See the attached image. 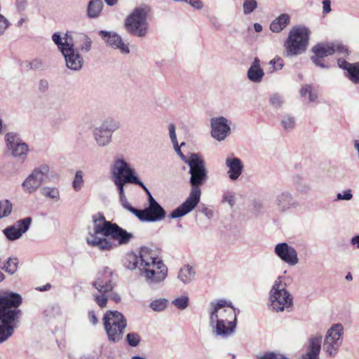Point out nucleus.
Listing matches in <instances>:
<instances>
[{
    "label": "nucleus",
    "instance_id": "e2e57ef3",
    "mask_svg": "<svg viewBox=\"0 0 359 359\" xmlns=\"http://www.w3.org/2000/svg\"><path fill=\"white\" fill-rule=\"evenodd\" d=\"M109 299L110 298L116 303H118L121 302V296L117 292H111L108 293Z\"/></svg>",
    "mask_w": 359,
    "mask_h": 359
},
{
    "label": "nucleus",
    "instance_id": "f3484780",
    "mask_svg": "<svg viewBox=\"0 0 359 359\" xmlns=\"http://www.w3.org/2000/svg\"><path fill=\"white\" fill-rule=\"evenodd\" d=\"M211 135L217 141L224 140L231 133L230 123L224 116L210 119Z\"/></svg>",
    "mask_w": 359,
    "mask_h": 359
},
{
    "label": "nucleus",
    "instance_id": "8fccbe9b",
    "mask_svg": "<svg viewBox=\"0 0 359 359\" xmlns=\"http://www.w3.org/2000/svg\"><path fill=\"white\" fill-rule=\"evenodd\" d=\"M10 25L8 20L3 15H0V36L5 34Z\"/></svg>",
    "mask_w": 359,
    "mask_h": 359
},
{
    "label": "nucleus",
    "instance_id": "7c9ffc66",
    "mask_svg": "<svg viewBox=\"0 0 359 359\" xmlns=\"http://www.w3.org/2000/svg\"><path fill=\"white\" fill-rule=\"evenodd\" d=\"M103 8L102 0H91L89 1L87 8V15L90 18H97Z\"/></svg>",
    "mask_w": 359,
    "mask_h": 359
},
{
    "label": "nucleus",
    "instance_id": "393cba45",
    "mask_svg": "<svg viewBox=\"0 0 359 359\" xmlns=\"http://www.w3.org/2000/svg\"><path fill=\"white\" fill-rule=\"evenodd\" d=\"M264 76V71L260 65V60L255 57L248 70V79L252 83H259L262 81Z\"/></svg>",
    "mask_w": 359,
    "mask_h": 359
},
{
    "label": "nucleus",
    "instance_id": "bf43d9fd",
    "mask_svg": "<svg viewBox=\"0 0 359 359\" xmlns=\"http://www.w3.org/2000/svg\"><path fill=\"white\" fill-rule=\"evenodd\" d=\"M173 147H174V149H175V151H176V153L179 155V156L181 158V159L186 163L187 164L189 161L190 160V156L189 157H187L186 156H184L181 149H180V147L179 146L178 143H177V144H173Z\"/></svg>",
    "mask_w": 359,
    "mask_h": 359
},
{
    "label": "nucleus",
    "instance_id": "bb28decb",
    "mask_svg": "<svg viewBox=\"0 0 359 359\" xmlns=\"http://www.w3.org/2000/svg\"><path fill=\"white\" fill-rule=\"evenodd\" d=\"M111 135L109 131H106L99 126L94 128L93 130V137L99 147H105L111 142Z\"/></svg>",
    "mask_w": 359,
    "mask_h": 359
},
{
    "label": "nucleus",
    "instance_id": "052dcab7",
    "mask_svg": "<svg viewBox=\"0 0 359 359\" xmlns=\"http://www.w3.org/2000/svg\"><path fill=\"white\" fill-rule=\"evenodd\" d=\"M49 83L46 79H41L38 84V89L41 93H45L48 90Z\"/></svg>",
    "mask_w": 359,
    "mask_h": 359
},
{
    "label": "nucleus",
    "instance_id": "58836bf2",
    "mask_svg": "<svg viewBox=\"0 0 359 359\" xmlns=\"http://www.w3.org/2000/svg\"><path fill=\"white\" fill-rule=\"evenodd\" d=\"M99 127L102 128L106 131H109L112 134L115 130L119 128L120 125L118 122L113 118L105 119Z\"/></svg>",
    "mask_w": 359,
    "mask_h": 359
},
{
    "label": "nucleus",
    "instance_id": "9b49d317",
    "mask_svg": "<svg viewBox=\"0 0 359 359\" xmlns=\"http://www.w3.org/2000/svg\"><path fill=\"white\" fill-rule=\"evenodd\" d=\"M344 327L341 323H334L327 330L323 348L328 356L334 358L338 354L344 342Z\"/></svg>",
    "mask_w": 359,
    "mask_h": 359
},
{
    "label": "nucleus",
    "instance_id": "de8ad7c7",
    "mask_svg": "<svg viewBox=\"0 0 359 359\" xmlns=\"http://www.w3.org/2000/svg\"><path fill=\"white\" fill-rule=\"evenodd\" d=\"M269 65L271 66L270 72L272 73L276 71L282 69L284 63L281 57H276L275 58L269 61Z\"/></svg>",
    "mask_w": 359,
    "mask_h": 359
},
{
    "label": "nucleus",
    "instance_id": "a19ab883",
    "mask_svg": "<svg viewBox=\"0 0 359 359\" xmlns=\"http://www.w3.org/2000/svg\"><path fill=\"white\" fill-rule=\"evenodd\" d=\"M13 205L7 199L0 201V218L8 217L12 212Z\"/></svg>",
    "mask_w": 359,
    "mask_h": 359
},
{
    "label": "nucleus",
    "instance_id": "412c9836",
    "mask_svg": "<svg viewBox=\"0 0 359 359\" xmlns=\"http://www.w3.org/2000/svg\"><path fill=\"white\" fill-rule=\"evenodd\" d=\"M31 222L32 219L30 217L20 219L14 225L4 229L3 233L9 241H15L29 229Z\"/></svg>",
    "mask_w": 359,
    "mask_h": 359
},
{
    "label": "nucleus",
    "instance_id": "4be33fe9",
    "mask_svg": "<svg viewBox=\"0 0 359 359\" xmlns=\"http://www.w3.org/2000/svg\"><path fill=\"white\" fill-rule=\"evenodd\" d=\"M275 203L281 212H285L291 209H297L299 206L298 201L289 191H284L278 194Z\"/></svg>",
    "mask_w": 359,
    "mask_h": 359
},
{
    "label": "nucleus",
    "instance_id": "4d7b16f0",
    "mask_svg": "<svg viewBox=\"0 0 359 359\" xmlns=\"http://www.w3.org/2000/svg\"><path fill=\"white\" fill-rule=\"evenodd\" d=\"M182 2H186L197 10H201L203 8V4L200 0H182Z\"/></svg>",
    "mask_w": 359,
    "mask_h": 359
},
{
    "label": "nucleus",
    "instance_id": "f8f14e48",
    "mask_svg": "<svg viewBox=\"0 0 359 359\" xmlns=\"http://www.w3.org/2000/svg\"><path fill=\"white\" fill-rule=\"evenodd\" d=\"M309 30L303 27L293 28L285 42L287 56L302 54L306 48L309 41Z\"/></svg>",
    "mask_w": 359,
    "mask_h": 359
},
{
    "label": "nucleus",
    "instance_id": "79ce46f5",
    "mask_svg": "<svg viewBox=\"0 0 359 359\" xmlns=\"http://www.w3.org/2000/svg\"><path fill=\"white\" fill-rule=\"evenodd\" d=\"M269 102L273 108L280 109L284 103L283 96L279 93H273L270 95Z\"/></svg>",
    "mask_w": 359,
    "mask_h": 359
},
{
    "label": "nucleus",
    "instance_id": "864d4df0",
    "mask_svg": "<svg viewBox=\"0 0 359 359\" xmlns=\"http://www.w3.org/2000/svg\"><path fill=\"white\" fill-rule=\"evenodd\" d=\"M28 67L31 69H39L43 67V62L39 58H35L29 62Z\"/></svg>",
    "mask_w": 359,
    "mask_h": 359
},
{
    "label": "nucleus",
    "instance_id": "c85d7f7f",
    "mask_svg": "<svg viewBox=\"0 0 359 359\" xmlns=\"http://www.w3.org/2000/svg\"><path fill=\"white\" fill-rule=\"evenodd\" d=\"M195 269L189 264L182 266L178 271L177 279L184 285H188L194 280Z\"/></svg>",
    "mask_w": 359,
    "mask_h": 359
},
{
    "label": "nucleus",
    "instance_id": "2eb2a0df",
    "mask_svg": "<svg viewBox=\"0 0 359 359\" xmlns=\"http://www.w3.org/2000/svg\"><path fill=\"white\" fill-rule=\"evenodd\" d=\"M49 171L46 164L35 168L22 184L24 191L28 194L36 191L48 177Z\"/></svg>",
    "mask_w": 359,
    "mask_h": 359
},
{
    "label": "nucleus",
    "instance_id": "a878e982",
    "mask_svg": "<svg viewBox=\"0 0 359 359\" xmlns=\"http://www.w3.org/2000/svg\"><path fill=\"white\" fill-rule=\"evenodd\" d=\"M322 343V337L316 335L309 339L308 352L303 356L304 359H319Z\"/></svg>",
    "mask_w": 359,
    "mask_h": 359
},
{
    "label": "nucleus",
    "instance_id": "b1692460",
    "mask_svg": "<svg viewBox=\"0 0 359 359\" xmlns=\"http://www.w3.org/2000/svg\"><path fill=\"white\" fill-rule=\"evenodd\" d=\"M200 201V198H198L192 194L189 195L186 201L178 208L175 209L170 214V217L172 219H176L192 211Z\"/></svg>",
    "mask_w": 359,
    "mask_h": 359
},
{
    "label": "nucleus",
    "instance_id": "6e6d98bb",
    "mask_svg": "<svg viewBox=\"0 0 359 359\" xmlns=\"http://www.w3.org/2000/svg\"><path fill=\"white\" fill-rule=\"evenodd\" d=\"M168 130H169V136L171 140V142L173 144H177L178 143L177 140V136L175 133V126L173 123L169 124L168 126Z\"/></svg>",
    "mask_w": 359,
    "mask_h": 359
},
{
    "label": "nucleus",
    "instance_id": "603ef678",
    "mask_svg": "<svg viewBox=\"0 0 359 359\" xmlns=\"http://www.w3.org/2000/svg\"><path fill=\"white\" fill-rule=\"evenodd\" d=\"M28 6L27 0H15V6L18 13L25 11Z\"/></svg>",
    "mask_w": 359,
    "mask_h": 359
},
{
    "label": "nucleus",
    "instance_id": "09e8293b",
    "mask_svg": "<svg viewBox=\"0 0 359 359\" xmlns=\"http://www.w3.org/2000/svg\"><path fill=\"white\" fill-rule=\"evenodd\" d=\"M126 339L128 344L131 346H137L140 341V337L137 333H129L126 336Z\"/></svg>",
    "mask_w": 359,
    "mask_h": 359
},
{
    "label": "nucleus",
    "instance_id": "20e7f679",
    "mask_svg": "<svg viewBox=\"0 0 359 359\" xmlns=\"http://www.w3.org/2000/svg\"><path fill=\"white\" fill-rule=\"evenodd\" d=\"M22 303L20 294L9 290L0 292V344L13 334L15 324L22 315L18 309Z\"/></svg>",
    "mask_w": 359,
    "mask_h": 359
},
{
    "label": "nucleus",
    "instance_id": "4c0bfd02",
    "mask_svg": "<svg viewBox=\"0 0 359 359\" xmlns=\"http://www.w3.org/2000/svg\"><path fill=\"white\" fill-rule=\"evenodd\" d=\"M168 301L165 298L154 299L150 302L149 307L156 312L164 311L168 306Z\"/></svg>",
    "mask_w": 359,
    "mask_h": 359
},
{
    "label": "nucleus",
    "instance_id": "7ed1b4c3",
    "mask_svg": "<svg viewBox=\"0 0 359 359\" xmlns=\"http://www.w3.org/2000/svg\"><path fill=\"white\" fill-rule=\"evenodd\" d=\"M209 326L214 337L226 339L232 337L237 325V314L232 303L224 299L213 300L207 309Z\"/></svg>",
    "mask_w": 359,
    "mask_h": 359
},
{
    "label": "nucleus",
    "instance_id": "680f3d73",
    "mask_svg": "<svg viewBox=\"0 0 359 359\" xmlns=\"http://www.w3.org/2000/svg\"><path fill=\"white\" fill-rule=\"evenodd\" d=\"M323 9L324 13H328L331 11V2L330 0L323 1Z\"/></svg>",
    "mask_w": 359,
    "mask_h": 359
},
{
    "label": "nucleus",
    "instance_id": "473e14b6",
    "mask_svg": "<svg viewBox=\"0 0 359 359\" xmlns=\"http://www.w3.org/2000/svg\"><path fill=\"white\" fill-rule=\"evenodd\" d=\"M68 35L66 34V37L62 39L61 37V35L58 32H55L52 35V40L57 45L58 49L62 53V50H65L68 46H71L73 45L72 43L69 42L68 41Z\"/></svg>",
    "mask_w": 359,
    "mask_h": 359
},
{
    "label": "nucleus",
    "instance_id": "69168bd1",
    "mask_svg": "<svg viewBox=\"0 0 359 359\" xmlns=\"http://www.w3.org/2000/svg\"><path fill=\"white\" fill-rule=\"evenodd\" d=\"M351 244L357 247L359 249V235L354 236L351 239Z\"/></svg>",
    "mask_w": 359,
    "mask_h": 359
},
{
    "label": "nucleus",
    "instance_id": "0e129e2a",
    "mask_svg": "<svg viewBox=\"0 0 359 359\" xmlns=\"http://www.w3.org/2000/svg\"><path fill=\"white\" fill-rule=\"evenodd\" d=\"M88 318L93 325H96L98 323V320L93 311H90L88 313Z\"/></svg>",
    "mask_w": 359,
    "mask_h": 359
},
{
    "label": "nucleus",
    "instance_id": "1a4fd4ad",
    "mask_svg": "<svg viewBox=\"0 0 359 359\" xmlns=\"http://www.w3.org/2000/svg\"><path fill=\"white\" fill-rule=\"evenodd\" d=\"M112 275V271L106 267L97 273L96 279L93 283V286L97 292L93 294V299L100 308L107 306L108 293L112 292L114 287Z\"/></svg>",
    "mask_w": 359,
    "mask_h": 359
},
{
    "label": "nucleus",
    "instance_id": "9d476101",
    "mask_svg": "<svg viewBox=\"0 0 359 359\" xmlns=\"http://www.w3.org/2000/svg\"><path fill=\"white\" fill-rule=\"evenodd\" d=\"M105 332L109 341L118 342L123 335L127 325L124 316L117 311H108L103 317Z\"/></svg>",
    "mask_w": 359,
    "mask_h": 359
},
{
    "label": "nucleus",
    "instance_id": "423d86ee",
    "mask_svg": "<svg viewBox=\"0 0 359 359\" xmlns=\"http://www.w3.org/2000/svg\"><path fill=\"white\" fill-rule=\"evenodd\" d=\"M187 165L189 166L190 184L191 186L190 194L201 198V190L200 187L208 178L205 163L198 154H190V160Z\"/></svg>",
    "mask_w": 359,
    "mask_h": 359
},
{
    "label": "nucleus",
    "instance_id": "f03ea898",
    "mask_svg": "<svg viewBox=\"0 0 359 359\" xmlns=\"http://www.w3.org/2000/svg\"><path fill=\"white\" fill-rule=\"evenodd\" d=\"M123 262L128 269H137L151 287L161 284L168 276L167 266L156 252L148 247H141L137 253H127Z\"/></svg>",
    "mask_w": 359,
    "mask_h": 359
},
{
    "label": "nucleus",
    "instance_id": "5701e85b",
    "mask_svg": "<svg viewBox=\"0 0 359 359\" xmlns=\"http://www.w3.org/2000/svg\"><path fill=\"white\" fill-rule=\"evenodd\" d=\"M227 168V175L231 181H236L242 175L244 165L242 161L233 156H228L225 160Z\"/></svg>",
    "mask_w": 359,
    "mask_h": 359
},
{
    "label": "nucleus",
    "instance_id": "13d9d810",
    "mask_svg": "<svg viewBox=\"0 0 359 359\" xmlns=\"http://www.w3.org/2000/svg\"><path fill=\"white\" fill-rule=\"evenodd\" d=\"M337 65L339 67H340L342 69L346 70V72H348V69H350V68L353 65V63H348L344 59L339 58L337 60Z\"/></svg>",
    "mask_w": 359,
    "mask_h": 359
},
{
    "label": "nucleus",
    "instance_id": "6ab92c4d",
    "mask_svg": "<svg viewBox=\"0 0 359 359\" xmlns=\"http://www.w3.org/2000/svg\"><path fill=\"white\" fill-rule=\"evenodd\" d=\"M62 54L65 60L66 67L72 71H79L81 69L84 61L78 50L74 48V45L68 46L65 50H62Z\"/></svg>",
    "mask_w": 359,
    "mask_h": 359
},
{
    "label": "nucleus",
    "instance_id": "f257e3e1",
    "mask_svg": "<svg viewBox=\"0 0 359 359\" xmlns=\"http://www.w3.org/2000/svg\"><path fill=\"white\" fill-rule=\"evenodd\" d=\"M93 226L86 238L87 244L102 251H110L118 246L128 245L134 238L116 223L107 221L102 214L93 216Z\"/></svg>",
    "mask_w": 359,
    "mask_h": 359
},
{
    "label": "nucleus",
    "instance_id": "aec40b11",
    "mask_svg": "<svg viewBox=\"0 0 359 359\" xmlns=\"http://www.w3.org/2000/svg\"><path fill=\"white\" fill-rule=\"evenodd\" d=\"M99 35L104 41L107 46L114 49H117L122 54H128L130 53L129 47L122 40L120 35L114 32L101 30Z\"/></svg>",
    "mask_w": 359,
    "mask_h": 359
},
{
    "label": "nucleus",
    "instance_id": "0eeeda50",
    "mask_svg": "<svg viewBox=\"0 0 359 359\" xmlns=\"http://www.w3.org/2000/svg\"><path fill=\"white\" fill-rule=\"evenodd\" d=\"M269 306L276 312L283 311L290 308L293 303V297L286 290V283L279 276L274 281L269 292Z\"/></svg>",
    "mask_w": 359,
    "mask_h": 359
},
{
    "label": "nucleus",
    "instance_id": "774afa93",
    "mask_svg": "<svg viewBox=\"0 0 359 359\" xmlns=\"http://www.w3.org/2000/svg\"><path fill=\"white\" fill-rule=\"evenodd\" d=\"M254 29H255V32H260L262 30V26L259 23H255L254 24Z\"/></svg>",
    "mask_w": 359,
    "mask_h": 359
},
{
    "label": "nucleus",
    "instance_id": "72a5a7b5",
    "mask_svg": "<svg viewBox=\"0 0 359 359\" xmlns=\"http://www.w3.org/2000/svg\"><path fill=\"white\" fill-rule=\"evenodd\" d=\"M18 266V260L16 257H9L4 265L1 267L6 273L10 275L14 274Z\"/></svg>",
    "mask_w": 359,
    "mask_h": 359
},
{
    "label": "nucleus",
    "instance_id": "5fc2aeb1",
    "mask_svg": "<svg viewBox=\"0 0 359 359\" xmlns=\"http://www.w3.org/2000/svg\"><path fill=\"white\" fill-rule=\"evenodd\" d=\"M259 359H288V358L281 354L270 352V353H264L262 356H261L259 358Z\"/></svg>",
    "mask_w": 359,
    "mask_h": 359
},
{
    "label": "nucleus",
    "instance_id": "dca6fc26",
    "mask_svg": "<svg viewBox=\"0 0 359 359\" xmlns=\"http://www.w3.org/2000/svg\"><path fill=\"white\" fill-rule=\"evenodd\" d=\"M6 147L11 154L16 158L25 161L29 152V146L15 133H8L5 136Z\"/></svg>",
    "mask_w": 359,
    "mask_h": 359
},
{
    "label": "nucleus",
    "instance_id": "f704fd0d",
    "mask_svg": "<svg viewBox=\"0 0 359 359\" xmlns=\"http://www.w3.org/2000/svg\"><path fill=\"white\" fill-rule=\"evenodd\" d=\"M79 50L83 53H88L91 49L92 40L86 34H81L79 35Z\"/></svg>",
    "mask_w": 359,
    "mask_h": 359
},
{
    "label": "nucleus",
    "instance_id": "ddd939ff",
    "mask_svg": "<svg viewBox=\"0 0 359 359\" xmlns=\"http://www.w3.org/2000/svg\"><path fill=\"white\" fill-rule=\"evenodd\" d=\"M148 195V207L144 210L131 209V213L135 215L141 222H156L162 221L166 217V212L161 205L154 199L147 188L144 190Z\"/></svg>",
    "mask_w": 359,
    "mask_h": 359
},
{
    "label": "nucleus",
    "instance_id": "6e6552de",
    "mask_svg": "<svg viewBox=\"0 0 359 359\" xmlns=\"http://www.w3.org/2000/svg\"><path fill=\"white\" fill-rule=\"evenodd\" d=\"M110 173L112 180H123L129 184H135L147 190V187L137 177L135 169L121 156L114 158L110 165Z\"/></svg>",
    "mask_w": 359,
    "mask_h": 359
},
{
    "label": "nucleus",
    "instance_id": "a211bd4d",
    "mask_svg": "<svg viewBox=\"0 0 359 359\" xmlns=\"http://www.w3.org/2000/svg\"><path fill=\"white\" fill-rule=\"evenodd\" d=\"M274 252L280 259L290 266H295L299 262L296 249L287 243H279L275 245Z\"/></svg>",
    "mask_w": 359,
    "mask_h": 359
},
{
    "label": "nucleus",
    "instance_id": "4468645a",
    "mask_svg": "<svg viewBox=\"0 0 359 359\" xmlns=\"http://www.w3.org/2000/svg\"><path fill=\"white\" fill-rule=\"evenodd\" d=\"M313 55L311 57L312 62L321 68L327 69L329 65L324 62V57L331 55L335 53L344 56L348 55V49L341 45L332 43H319L313 47Z\"/></svg>",
    "mask_w": 359,
    "mask_h": 359
},
{
    "label": "nucleus",
    "instance_id": "cd10ccee",
    "mask_svg": "<svg viewBox=\"0 0 359 359\" xmlns=\"http://www.w3.org/2000/svg\"><path fill=\"white\" fill-rule=\"evenodd\" d=\"M290 16L287 13H282L272 20L269 29L273 33H280L290 23Z\"/></svg>",
    "mask_w": 359,
    "mask_h": 359
},
{
    "label": "nucleus",
    "instance_id": "37998d69",
    "mask_svg": "<svg viewBox=\"0 0 359 359\" xmlns=\"http://www.w3.org/2000/svg\"><path fill=\"white\" fill-rule=\"evenodd\" d=\"M295 125L294 118L291 115L285 114L282 117L281 126L285 130L290 131L294 128Z\"/></svg>",
    "mask_w": 359,
    "mask_h": 359
},
{
    "label": "nucleus",
    "instance_id": "338daca9",
    "mask_svg": "<svg viewBox=\"0 0 359 359\" xmlns=\"http://www.w3.org/2000/svg\"><path fill=\"white\" fill-rule=\"evenodd\" d=\"M202 212L208 218H211L213 216V212L211 210H209L208 208H205Z\"/></svg>",
    "mask_w": 359,
    "mask_h": 359
},
{
    "label": "nucleus",
    "instance_id": "3c124183",
    "mask_svg": "<svg viewBox=\"0 0 359 359\" xmlns=\"http://www.w3.org/2000/svg\"><path fill=\"white\" fill-rule=\"evenodd\" d=\"M353 198L352 191L351 189H346L341 193L337 194L336 201H350Z\"/></svg>",
    "mask_w": 359,
    "mask_h": 359
},
{
    "label": "nucleus",
    "instance_id": "e433bc0d",
    "mask_svg": "<svg viewBox=\"0 0 359 359\" xmlns=\"http://www.w3.org/2000/svg\"><path fill=\"white\" fill-rule=\"evenodd\" d=\"M222 203H228L231 208H233L236 203V195L233 191L225 190L222 194Z\"/></svg>",
    "mask_w": 359,
    "mask_h": 359
},
{
    "label": "nucleus",
    "instance_id": "c756f323",
    "mask_svg": "<svg viewBox=\"0 0 359 359\" xmlns=\"http://www.w3.org/2000/svg\"><path fill=\"white\" fill-rule=\"evenodd\" d=\"M114 185L116 187L118 194H119V201L121 204V205L128 210L129 212H131V209L133 208V207L128 203L127 201L125 191H124V186L126 184L129 183L128 182L123 181V180H112Z\"/></svg>",
    "mask_w": 359,
    "mask_h": 359
},
{
    "label": "nucleus",
    "instance_id": "c9c22d12",
    "mask_svg": "<svg viewBox=\"0 0 359 359\" xmlns=\"http://www.w3.org/2000/svg\"><path fill=\"white\" fill-rule=\"evenodd\" d=\"M346 77L354 84H359V62L353 63L348 69Z\"/></svg>",
    "mask_w": 359,
    "mask_h": 359
},
{
    "label": "nucleus",
    "instance_id": "c03bdc74",
    "mask_svg": "<svg viewBox=\"0 0 359 359\" xmlns=\"http://www.w3.org/2000/svg\"><path fill=\"white\" fill-rule=\"evenodd\" d=\"M300 95L302 97L308 95L310 102H314L317 99V95L312 92V87L310 85L302 86L300 90Z\"/></svg>",
    "mask_w": 359,
    "mask_h": 359
},
{
    "label": "nucleus",
    "instance_id": "39448f33",
    "mask_svg": "<svg viewBox=\"0 0 359 359\" xmlns=\"http://www.w3.org/2000/svg\"><path fill=\"white\" fill-rule=\"evenodd\" d=\"M150 7L142 4L136 7L125 19L124 28L133 36L144 38L149 34V25L147 22Z\"/></svg>",
    "mask_w": 359,
    "mask_h": 359
},
{
    "label": "nucleus",
    "instance_id": "a18cd8bd",
    "mask_svg": "<svg viewBox=\"0 0 359 359\" xmlns=\"http://www.w3.org/2000/svg\"><path fill=\"white\" fill-rule=\"evenodd\" d=\"M83 172L79 170L76 172L74 179L72 182V187L76 191L81 190L83 185Z\"/></svg>",
    "mask_w": 359,
    "mask_h": 359
},
{
    "label": "nucleus",
    "instance_id": "ea45409f",
    "mask_svg": "<svg viewBox=\"0 0 359 359\" xmlns=\"http://www.w3.org/2000/svg\"><path fill=\"white\" fill-rule=\"evenodd\" d=\"M189 303V298L187 295H181L172 301V304L180 310L186 309Z\"/></svg>",
    "mask_w": 359,
    "mask_h": 359
},
{
    "label": "nucleus",
    "instance_id": "49530a36",
    "mask_svg": "<svg viewBox=\"0 0 359 359\" xmlns=\"http://www.w3.org/2000/svg\"><path fill=\"white\" fill-rule=\"evenodd\" d=\"M257 7V2L256 0H245L243 4V13L245 15L250 14Z\"/></svg>",
    "mask_w": 359,
    "mask_h": 359
},
{
    "label": "nucleus",
    "instance_id": "2f4dec72",
    "mask_svg": "<svg viewBox=\"0 0 359 359\" xmlns=\"http://www.w3.org/2000/svg\"><path fill=\"white\" fill-rule=\"evenodd\" d=\"M41 193L46 198L52 199L55 201L60 200V191L58 188L54 187H43L41 189Z\"/></svg>",
    "mask_w": 359,
    "mask_h": 359
}]
</instances>
